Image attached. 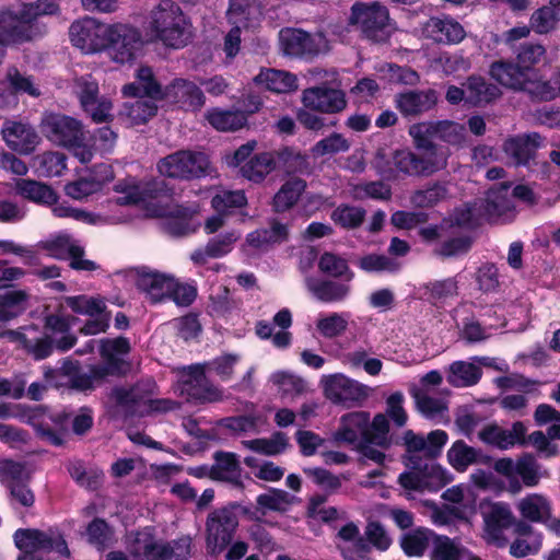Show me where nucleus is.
Instances as JSON below:
<instances>
[{
  "label": "nucleus",
  "mask_w": 560,
  "mask_h": 560,
  "mask_svg": "<svg viewBox=\"0 0 560 560\" xmlns=\"http://www.w3.org/2000/svg\"><path fill=\"white\" fill-rule=\"evenodd\" d=\"M415 148L420 151L419 158L424 176H431L447 166L451 155L450 148L435 142L440 139L452 143L457 137L456 124L450 120L422 121L413 124L408 129Z\"/></svg>",
  "instance_id": "nucleus-1"
},
{
  "label": "nucleus",
  "mask_w": 560,
  "mask_h": 560,
  "mask_svg": "<svg viewBox=\"0 0 560 560\" xmlns=\"http://www.w3.org/2000/svg\"><path fill=\"white\" fill-rule=\"evenodd\" d=\"M189 21L174 0H161L149 15V27L165 46L182 48L189 38Z\"/></svg>",
  "instance_id": "nucleus-2"
},
{
  "label": "nucleus",
  "mask_w": 560,
  "mask_h": 560,
  "mask_svg": "<svg viewBox=\"0 0 560 560\" xmlns=\"http://www.w3.org/2000/svg\"><path fill=\"white\" fill-rule=\"evenodd\" d=\"M210 161L206 153L188 149L178 150L159 160L160 175L179 180H191L209 175Z\"/></svg>",
  "instance_id": "nucleus-3"
},
{
  "label": "nucleus",
  "mask_w": 560,
  "mask_h": 560,
  "mask_svg": "<svg viewBox=\"0 0 560 560\" xmlns=\"http://www.w3.org/2000/svg\"><path fill=\"white\" fill-rule=\"evenodd\" d=\"M279 45L284 56L303 60H313L328 49L324 33H308L298 27L281 28Z\"/></svg>",
  "instance_id": "nucleus-4"
},
{
  "label": "nucleus",
  "mask_w": 560,
  "mask_h": 560,
  "mask_svg": "<svg viewBox=\"0 0 560 560\" xmlns=\"http://www.w3.org/2000/svg\"><path fill=\"white\" fill-rule=\"evenodd\" d=\"M233 508L236 505H224L209 513L206 522L207 551L215 557L226 549L235 535L240 521Z\"/></svg>",
  "instance_id": "nucleus-5"
},
{
  "label": "nucleus",
  "mask_w": 560,
  "mask_h": 560,
  "mask_svg": "<svg viewBox=\"0 0 560 560\" xmlns=\"http://www.w3.org/2000/svg\"><path fill=\"white\" fill-rule=\"evenodd\" d=\"M31 476L22 462L0 459V482L9 492L11 505L26 509L35 504V493L30 488Z\"/></svg>",
  "instance_id": "nucleus-6"
},
{
  "label": "nucleus",
  "mask_w": 560,
  "mask_h": 560,
  "mask_svg": "<svg viewBox=\"0 0 560 560\" xmlns=\"http://www.w3.org/2000/svg\"><path fill=\"white\" fill-rule=\"evenodd\" d=\"M388 9L378 2H355L351 8V24L358 25L373 42L382 43L388 38Z\"/></svg>",
  "instance_id": "nucleus-7"
},
{
  "label": "nucleus",
  "mask_w": 560,
  "mask_h": 560,
  "mask_svg": "<svg viewBox=\"0 0 560 560\" xmlns=\"http://www.w3.org/2000/svg\"><path fill=\"white\" fill-rule=\"evenodd\" d=\"M112 25L101 23L93 18L74 21L69 28L73 46L86 54L105 50L108 47V36Z\"/></svg>",
  "instance_id": "nucleus-8"
},
{
  "label": "nucleus",
  "mask_w": 560,
  "mask_h": 560,
  "mask_svg": "<svg viewBox=\"0 0 560 560\" xmlns=\"http://www.w3.org/2000/svg\"><path fill=\"white\" fill-rule=\"evenodd\" d=\"M42 131L51 142L65 148H80L84 140L81 122L61 114L46 115Z\"/></svg>",
  "instance_id": "nucleus-9"
},
{
  "label": "nucleus",
  "mask_w": 560,
  "mask_h": 560,
  "mask_svg": "<svg viewBox=\"0 0 560 560\" xmlns=\"http://www.w3.org/2000/svg\"><path fill=\"white\" fill-rule=\"evenodd\" d=\"M305 108L320 114H339L347 108L348 100L345 91L322 83L307 88L302 92Z\"/></svg>",
  "instance_id": "nucleus-10"
},
{
  "label": "nucleus",
  "mask_w": 560,
  "mask_h": 560,
  "mask_svg": "<svg viewBox=\"0 0 560 560\" xmlns=\"http://www.w3.org/2000/svg\"><path fill=\"white\" fill-rule=\"evenodd\" d=\"M324 393L331 402L350 408L368 398L369 387L343 374H334L327 377Z\"/></svg>",
  "instance_id": "nucleus-11"
},
{
  "label": "nucleus",
  "mask_w": 560,
  "mask_h": 560,
  "mask_svg": "<svg viewBox=\"0 0 560 560\" xmlns=\"http://www.w3.org/2000/svg\"><path fill=\"white\" fill-rule=\"evenodd\" d=\"M180 390L187 396V400L195 402H212L222 397L221 392L210 383L200 364H192L184 370Z\"/></svg>",
  "instance_id": "nucleus-12"
},
{
  "label": "nucleus",
  "mask_w": 560,
  "mask_h": 560,
  "mask_svg": "<svg viewBox=\"0 0 560 560\" xmlns=\"http://www.w3.org/2000/svg\"><path fill=\"white\" fill-rule=\"evenodd\" d=\"M108 49L117 63L131 62L141 45L140 32L127 24H113L108 36Z\"/></svg>",
  "instance_id": "nucleus-13"
},
{
  "label": "nucleus",
  "mask_w": 560,
  "mask_h": 560,
  "mask_svg": "<svg viewBox=\"0 0 560 560\" xmlns=\"http://www.w3.org/2000/svg\"><path fill=\"white\" fill-rule=\"evenodd\" d=\"M164 101L185 112H199L205 106L206 96L195 82L177 78L166 85Z\"/></svg>",
  "instance_id": "nucleus-14"
},
{
  "label": "nucleus",
  "mask_w": 560,
  "mask_h": 560,
  "mask_svg": "<svg viewBox=\"0 0 560 560\" xmlns=\"http://www.w3.org/2000/svg\"><path fill=\"white\" fill-rule=\"evenodd\" d=\"M439 101L434 89L407 90L394 97L395 108L406 118H416L433 109Z\"/></svg>",
  "instance_id": "nucleus-15"
},
{
  "label": "nucleus",
  "mask_w": 560,
  "mask_h": 560,
  "mask_svg": "<svg viewBox=\"0 0 560 560\" xmlns=\"http://www.w3.org/2000/svg\"><path fill=\"white\" fill-rule=\"evenodd\" d=\"M32 27L23 5L18 11L9 9L0 11V44H20L31 40Z\"/></svg>",
  "instance_id": "nucleus-16"
},
{
  "label": "nucleus",
  "mask_w": 560,
  "mask_h": 560,
  "mask_svg": "<svg viewBox=\"0 0 560 560\" xmlns=\"http://www.w3.org/2000/svg\"><path fill=\"white\" fill-rule=\"evenodd\" d=\"M425 38L438 44L454 45L466 37L463 25L450 16H431L422 26Z\"/></svg>",
  "instance_id": "nucleus-17"
},
{
  "label": "nucleus",
  "mask_w": 560,
  "mask_h": 560,
  "mask_svg": "<svg viewBox=\"0 0 560 560\" xmlns=\"http://www.w3.org/2000/svg\"><path fill=\"white\" fill-rule=\"evenodd\" d=\"M511 185L509 183H500L491 187L486 197L480 200V214L488 222H492L514 210V202L510 196Z\"/></svg>",
  "instance_id": "nucleus-18"
},
{
  "label": "nucleus",
  "mask_w": 560,
  "mask_h": 560,
  "mask_svg": "<svg viewBox=\"0 0 560 560\" xmlns=\"http://www.w3.org/2000/svg\"><path fill=\"white\" fill-rule=\"evenodd\" d=\"M166 86L156 80L149 66H141L136 72V81L124 85L122 94L128 97H148L153 101H164Z\"/></svg>",
  "instance_id": "nucleus-19"
},
{
  "label": "nucleus",
  "mask_w": 560,
  "mask_h": 560,
  "mask_svg": "<svg viewBox=\"0 0 560 560\" xmlns=\"http://www.w3.org/2000/svg\"><path fill=\"white\" fill-rule=\"evenodd\" d=\"M541 144L542 137L538 132H529L508 138L503 142V151L517 166H526L535 159Z\"/></svg>",
  "instance_id": "nucleus-20"
},
{
  "label": "nucleus",
  "mask_w": 560,
  "mask_h": 560,
  "mask_svg": "<svg viewBox=\"0 0 560 560\" xmlns=\"http://www.w3.org/2000/svg\"><path fill=\"white\" fill-rule=\"evenodd\" d=\"M2 137L7 145L20 154H31L40 141L31 125L20 121L8 122L2 129Z\"/></svg>",
  "instance_id": "nucleus-21"
},
{
  "label": "nucleus",
  "mask_w": 560,
  "mask_h": 560,
  "mask_svg": "<svg viewBox=\"0 0 560 560\" xmlns=\"http://www.w3.org/2000/svg\"><path fill=\"white\" fill-rule=\"evenodd\" d=\"M129 552L135 558L145 560H167L168 550L165 542L155 539L154 528L144 527L138 530L129 545Z\"/></svg>",
  "instance_id": "nucleus-22"
},
{
  "label": "nucleus",
  "mask_w": 560,
  "mask_h": 560,
  "mask_svg": "<svg viewBox=\"0 0 560 560\" xmlns=\"http://www.w3.org/2000/svg\"><path fill=\"white\" fill-rule=\"evenodd\" d=\"M210 479L213 481L230 482L237 488H243L241 480L242 467L237 454L225 451H217L213 454Z\"/></svg>",
  "instance_id": "nucleus-23"
},
{
  "label": "nucleus",
  "mask_w": 560,
  "mask_h": 560,
  "mask_svg": "<svg viewBox=\"0 0 560 560\" xmlns=\"http://www.w3.org/2000/svg\"><path fill=\"white\" fill-rule=\"evenodd\" d=\"M337 538L345 541L351 542L350 546L337 545L341 557L345 560H368V555L371 552V548L363 536L360 535L358 525L353 522H348L337 533Z\"/></svg>",
  "instance_id": "nucleus-24"
},
{
  "label": "nucleus",
  "mask_w": 560,
  "mask_h": 560,
  "mask_svg": "<svg viewBox=\"0 0 560 560\" xmlns=\"http://www.w3.org/2000/svg\"><path fill=\"white\" fill-rule=\"evenodd\" d=\"M195 211L183 205L175 206L172 210L156 213L164 218L162 229L171 236L180 237L195 233L197 228L192 225Z\"/></svg>",
  "instance_id": "nucleus-25"
},
{
  "label": "nucleus",
  "mask_w": 560,
  "mask_h": 560,
  "mask_svg": "<svg viewBox=\"0 0 560 560\" xmlns=\"http://www.w3.org/2000/svg\"><path fill=\"white\" fill-rule=\"evenodd\" d=\"M173 277L158 271L142 270L138 273L136 285L145 292L153 304L167 300Z\"/></svg>",
  "instance_id": "nucleus-26"
},
{
  "label": "nucleus",
  "mask_w": 560,
  "mask_h": 560,
  "mask_svg": "<svg viewBox=\"0 0 560 560\" xmlns=\"http://www.w3.org/2000/svg\"><path fill=\"white\" fill-rule=\"evenodd\" d=\"M289 240V228L278 219L269 221V228L257 229L246 236L249 246L266 250L269 246L284 243Z\"/></svg>",
  "instance_id": "nucleus-27"
},
{
  "label": "nucleus",
  "mask_w": 560,
  "mask_h": 560,
  "mask_svg": "<svg viewBox=\"0 0 560 560\" xmlns=\"http://www.w3.org/2000/svg\"><path fill=\"white\" fill-rule=\"evenodd\" d=\"M254 82L278 94L290 93L298 89V79L293 73L273 68H262L254 78Z\"/></svg>",
  "instance_id": "nucleus-28"
},
{
  "label": "nucleus",
  "mask_w": 560,
  "mask_h": 560,
  "mask_svg": "<svg viewBox=\"0 0 560 560\" xmlns=\"http://www.w3.org/2000/svg\"><path fill=\"white\" fill-rule=\"evenodd\" d=\"M306 285L316 300L326 304L343 302L351 292L349 284L330 279H310Z\"/></svg>",
  "instance_id": "nucleus-29"
},
{
  "label": "nucleus",
  "mask_w": 560,
  "mask_h": 560,
  "mask_svg": "<svg viewBox=\"0 0 560 560\" xmlns=\"http://www.w3.org/2000/svg\"><path fill=\"white\" fill-rule=\"evenodd\" d=\"M370 413L366 411H353L343 415L340 418V425L335 433L336 441L353 444L358 442L359 436L364 440L368 432Z\"/></svg>",
  "instance_id": "nucleus-30"
},
{
  "label": "nucleus",
  "mask_w": 560,
  "mask_h": 560,
  "mask_svg": "<svg viewBox=\"0 0 560 560\" xmlns=\"http://www.w3.org/2000/svg\"><path fill=\"white\" fill-rule=\"evenodd\" d=\"M448 464L458 472H464L472 464H489L490 456L482 455L480 450L469 446L465 441H455L447 451Z\"/></svg>",
  "instance_id": "nucleus-31"
},
{
  "label": "nucleus",
  "mask_w": 560,
  "mask_h": 560,
  "mask_svg": "<svg viewBox=\"0 0 560 560\" xmlns=\"http://www.w3.org/2000/svg\"><path fill=\"white\" fill-rule=\"evenodd\" d=\"M489 73L501 85L517 91H523L528 78V73L521 65L508 60L494 61Z\"/></svg>",
  "instance_id": "nucleus-32"
},
{
  "label": "nucleus",
  "mask_w": 560,
  "mask_h": 560,
  "mask_svg": "<svg viewBox=\"0 0 560 560\" xmlns=\"http://www.w3.org/2000/svg\"><path fill=\"white\" fill-rule=\"evenodd\" d=\"M226 15L234 27L250 28L259 23L261 12L256 0H230Z\"/></svg>",
  "instance_id": "nucleus-33"
},
{
  "label": "nucleus",
  "mask_w": 560,
  "mask_h": 560,
  "mask_svg": "<svg viewBox=\"0 0 560 560\" xmlns=\"http://www.w3.org/2000/svg\"><path fill=\"white\" fill-rule=\"evenodd\" d=\"M306 187V182L300 177H291L285 180L272 197V211L283 213L294 208Z\"/></svg>",
  "instance_id": "nucleus-34"
},
{
  "label": "nucleus",
  "mask_w": 560,
  "mask_h": 560,
  "mask_svg": "<svg viewBox=\"0 0 560 560\" xmlns=\"http://www.w3.org/2000/svg\"><path fill=\"white\" fill-rule=\"evenodd\" d=\"M15 190L24 199L43 206H54L59 198L50 185L30 178L19 179Z\"/></svg>",
  "instance_id": "nucleus-35"
},
{
  "label": "nucleus",
  "mask_w": 560,
  "mask_h": 560,
  "mask_svg": "<svg viewBox=\"0 0 560 560\" xmlns=\"http://www.w3.org/2000/svg\"><path fill=\"white\" fill-rule=\"evenodd\" d=\"M448 195L447 183L434 180L412 191L409 200L417 209H430L446 200Z\"/></svg>",
  "instance_id": "nucleus-36"
},
{
  "label": "nucleus",
  "mask_w": 560,
  "mask_h": 560,
  "mask_svg": "<svg viewBox=\"0 0 560 560\" xmlns=\"http://www.w3.org/2000/svg\"><path fill=\"white\" fill-rule=\"evenodd\" d=\"M467 89V104L480 106L501 96V90L480 75H469L464 83Z\"/></svg>",
  "instance_id": "nucleus-37"
},
{
  "label": "nucleus",
  "mask_w": 560,
  "mask_h": 560,
  "mask_svg": "<svg viewBox=\"0 0 560 560\" xmlns=\"http://www.w3.org/2000/svg\"><path fill=\"white\" fill-rule=\"evenodd\" d=\"M206 119L215 130L229 132L243 128L247 122V115L242 110L214 107L207 112Z\"/></svg>",
  "instance_id": "nucleus-38"
},
{
  "label": "nucleus",
  "mask_w": 560,
  "mask_h": 560,
  "mask_svg": "<svg viewBox=\"0 0 560 560\" xmlns=\"http://www.w3.org/2000/svg\"><path fill=\"white\" fill-rule=\"evenodd\" d=\"M434 530L427 527H417L401 535L399 545L407 557H422L430 547Z\"/></svg>",
  "instance_id": "nucleus-39"
},
{
  "label": "nucleus",
  "mask_w": 560,
  "mask_h": 560,
  "mask_svg": "<svg viewBox=\"0 0 560 560\" xmlns=\"http://www.w3.org/2000/svg\"><path fill=\"white\" fill-rule=\"evenodd\" d=\"M474 243V237L468 234L451 236L440 242L432 253L441 260L458 259L471 250Z\"/></svg>",
  "instance_id": "nucleus-40"
},
{
  "label": "nucleus",
  "mask_w": 560,
  "mask_h": 560,
  "mask_svg": "<svg viewBox=\"0 0 560 560\" xmlns=\"http://www.w3.org/2000/svg\"><path fill=\"white\" fill-rule=\"evenodd\" d=\"M155 101L138 97L135 102L125 103L119 115L126 120L128 126H139L147 124L158 114Z\"/></svg>",
  "instance_id": "nucleus-41"
},
{
  "label": "nucleus",
  "mask_w": 560,
  "mask_h": 560,
  "mask_svg": "<svg viewBox=\"0 0 560 560\" xmlns=\"http://www.w3.org/2000/svg\"><path fill=\"white\" fill-rule=\"evenodd\" d=\"M277 167L273 153L261 152L241 166V174L253 183H261Z\"/></svg>",
  "instance_id": "nucleus-42"
},
{
  "label": "nucleus",
  "mask_w": 560,
  "mask_h": 560,
  "mask_svg": "<svg viewBox=\"0 0 560 560\" xmlns=\"http://www.w3.org/2000/svg\"><path fill=\"white\" fill-rule=\"evenodd\" d=\"M482 369L466 361H454L448 369L447 383L453 387H470L479 383Z\"/></svg>",
  "instance_id": "nucleus-43"
},
{
  "label": "nucleus",
  "mask_w": 560,
  "mask_h": 560,
  "mask_svg": "<svg viewBox=\"0 0 560 560\" xmlns=\"http://www.w3.org/2000/svg\"><path fill=\"white\" fill-rule=\"evenodd\" d=\"M13 539L15 547L23 551V555H34L50 547L49 535L37 528H19L13 534Z\"/></svg>",
  "instance_id": "nucleus-44"
},
{
  "label": "nucleus",
  "mask_w": 560,
  "mask_h": 560,
  "mask_svg": "<svg viewBox=\"0 0 560 560\" xmlns=\"http://www.w3.org/2000/svg\"><path fill=\"white\" fill-rule=\"evenodd\" d=\"M466 553H468L467 549L454 539L434 532L430 545V560H462Z\"/></svg>",
  "instance_id": "nucleus-45"
},
{
  "label": "nucleus",
  "mask_w": 560,
  "mask_h": 560,
  "mask_svg": "<svg viewBox=\"0 0 560 560\" xmlns=\"http://www.w3.org/2000/svg\"><path fill=\"white\" fill-rule=\"evenodd\" d=\"M243 444L245 447L266 456H276L282 454L290 446L289 439L282 431L273 432L268 439L258 438L244 441Z\"/></svg>",
  "instance_id": "nucleus-46"
},
{
  "label": "nucleus",
  "mask_w": 560,
  "mask_h": 560,
  "mask_svg": "<svg viewBox=\"0 0 560 560\" xmlns=\"http://www.w3.org/2000/svg\"><path fill=\"white\" fill-rule=\"evenodd\" d=\"M366 211L362 207L340 203L331 213V221L339 228L350 231L359 229L365 220Z\"/></svg>",
  "instance_id": "nucleus-47"
},
{
  "label": "nucleus",
  "mask_w": 560,
  "mask_h": 560,
  "mask_svg": "<svg viewBox=\"0 0 560 560\" xmlns=\"http://www.w3.org/2000/svg\"><path fill=\"white\" fill-rule=\"evenodd\" d=\"M318 269L331 278L343 279L350 282L354 278L353 271L349 268L348 261L339 255L325 252L318 259Z\"/></svg>",
  "instance_id": "nucleus-48"
},
{
  "label": "nucleus",
  "mask_w": 560,
  "mask_h": 560,
  "mask_svg": "<svg viewBox=\"0 0 560 560\" xmlns=\"http://www.w3.org/2000/svg\"><path fill=\"white\" fill-rule=\"evenodd\" d=\"M27 293L12 290L0 294V322H9L20 316L26 308Z\"/></svg>",
  "instance_id": "nucleus-49"
},
{
  "label": "nucleus",
  "mask_w": 560,
  "mask_h": 560,
  "mask_svg": "<svg viewBox=\"0 0 560 560\" xmlns=\"http://www.w3.org/2000/svg\"><path fill=\"white\" fill-rule=\"evenodd\" d=\"M423 295L427 301L435 305L458 294V283L455 278L434 280L422 285Z\"/></svg>",
  "instance_id": "nucleus-50"
},
{
  "label": "nucleus",
  "mask_w": 560,
  "mask_h": 560,
  "mask_svg": "<svg viewBox=\"0 0 560 560\" xmlns=\"http://www.w3.org/2000/svg\"><path fill=\"white\" fill-rule=\"evenodd\" d=\"M559 20L560 9L550 4L534 11L529 24L537 34H548L556 30Z\"/></svg>",
  "instance_id": "nucleus-51"
},
{
  "label": "nucleus",
  "mask_w": 560,
  "mask_h": 560,
  "mask_svg": "<svg viewBox=\"0 0 560 560\" xmlns=\"http://www.w3.org/2000/svg\"><path fill=\"white\" fill-rule=\"evenodd\" d=\"M88 542L100 551L108 548L112 540L113 530L106 520L94 517L85 528Z\"/></svg>",
  "instance_id": "nucleus-52"
},
{
  "label": "nucleus",
  "mask_w": 560,
  "mask_h": 560,
  "mask_svg": "<svg viewBox=\"0 0 560 560\" xmlns=\"http://www.w3.org/2000/svg\"><path fill=\"white\" fill-rule=\"evenodd\" d=\"M65 303L73 313L90 317L101 315L106 311V305L101 299L84 294L66 296Z\"/></svg>",
  "instance_id": "nucleus-53"
},
{
  "label": "nucleus",
  "mask_w": 560,
  "mask_h": 560,
  "mask_svg": "<svg viewBox=\"0 0 560 560\" xmlns=\"http://www.w3.org/2000/svg\"><path fill=\"white\" fill-rule=\"evenodd\" d=\"M488 532L497 536L503 529L510 528L514 525L515 518L509 505L503 503H495L492 505L489 514L485 518Z\"/></svg>",
  "instance_id": "nucleus-54"
},
{
  "label": "nucleus",
  "mask_w": 560,
  "mask_h": 560,
  "mask_svg": "<svg viewBox=\"0 0 560 560\" xmlns=\"http://www.w3.org/2000/svg\"><path fill=\"white\" fill-rule=\"evenodd\" d=\"M247 205V198L243 190H223L211 199V207L220 214H230L235 209Z\"/></svg>",
  "instance_id": "nucleus-55"
},
{
  "label": "nucleus",
  "mask_w": 560,
  "mask_h": 560,
  "mask_svg": "<svg viewBox=\"0 0 560 560\" xmlns=\"http://www.w3.org/2000/svg\"><path fill=\"white\" fill-rule=\"evenodd\" d=\"M294 497L282 489L269 488L268 492L257 497L256 503L261 511L285 512Z\"/></svg>",
  "instance_id": "nucleus-56"
},
{
  "label": "nucleus",
  "mask_w": 560,
  "mask_h": 560,
  "mask_svg": "<svg viewBox=\"0 0 560 560\" xmlns=\"http://www.w3.org/2000/svg\"><path fill=\"white\" fill-rule=\"evenodd\" d=\"M36 172L43 177L60 176L67 168L63 153L47 151L35 159Z\"/></svg>",
  "instance_id": "nucleus-57"
},
{
  "label": "nucleus",
  "mask_w": 560,
  "mask_h": 560,
  "mask_svg": "<svg viewBox=\"0 0 560 560\" xmlns=\"http://www.w3.org/2000/svg\"><path fill=\"white\" fill-rule=\"evenodd\" d=\"M388 432L389 422L387 417L383 413H377L374 416L372 422H369L364 439L368 442H374L376 446L388 448L390 446Z\"/></svg>",
  "instance_id": "nucleus-58"
},
{
  "label": "nucleus",
  "mask_w": 560,
  "mask_h": 560,
  "mask_svg": "<svg viewBox=\"0 0 560 560\" xmlns=\"http://www.w3.org/2000/svg\"><path fill=\"white\" fill-rule=\"evenodd\" d=\"M522 516L530 522H544L549 516L550 510L547 501L540 495H533L523 499L520 503Z\"/></svg>",
  "instance_id": "nucleus-59"
},
{
  "label": "nucleus",
  "mask_w": 560,
  "mask_h": 560,
  "mask_svg": "<svg viewBox=\"0 0 560 560\" xmlns=\"http://www.w3.org/2000/svg\"><path fill=\"white\" fill-rule=\"evenodd\" d=\"M396 168L409 176H424V171L419 155L409 150H396L393 154Z\"/></svg>",
  "instance_id": "nucleus-60"
},
{
  "label": "nucleus",
  "mask_w": 560,
  "mask_h": 560,
  "mask_svg": "<svg viewBox=\"0 0 560 560\" xmlns=\"http://www.w3.org/2000/svg\"><path fill=\"white\" fill-rule=\"evenodd\" d=\"M350 149V142L339 132H332L328 137L317 141L312 148L316 156L332 155L340 152H347Z\"/></svg>",
  "instance_id": "nucleus-61"
},
{
  "label": "nucleus",
  "mask_w": 560,
  "mask_h": 560,
  "mask_svg": "<svg viewBox=\"0 0 560 560\" xmlns=\"http://www.w3.org/2000/svg\"><path fill=\"white\" fill-rule=\"evenodd\" d=\"M277 166H282L288 173L302 172L307 166V159L292 148L284 147L272 152Z\"/></svg>",
  "instance_id": "nucleus-62"
},
{
  "label": "nucleus",
  "mask_w": 560,
  "mask_h": 560,
  "mask_svg": "<svg viewBox=\"0 0 560 560\" xmlns=\"http://www.w3.org/2000/svg\"><path fill=\"white\" fill-rule=\"evenodd\" d=\"M240 237L241 234L232 230L209 238L207 246L210 258H221L231 253Z\"/></svg>",
  "instance_id": "nucleus-63"
},
{
  "label": "nucleus",
  "mask_w": 560,
  "mask_h": 560,
  "mask_svg": "<svg viewBox=\"0 0 560 560\" xmlns=\"http://www.w3.org/2000/svg\"><path fill=\"white\" fill-rule=\"evenodd\" d=\"M304 472L327 494H334L341 488V479L322 467L304 468Z\"/></svg>",
  "instance_id": "nucleus-64"
}]
</instances>
